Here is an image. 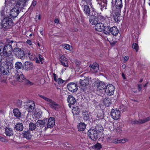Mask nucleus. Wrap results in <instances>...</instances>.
<instances>
[{
  "label": "nucleus",
  "mask_w": 150,
  "mask_h": 150,
  "mask_svg": "<svg viewBox=\"0 0 150 150\" xmlns=\"http://www.w3.org/2000/svg\"><path fill=\"white\" fill-rule=\"evenodd\" d=\"M47 121V119L46 118L43 120H38L36 123L37 125H39L44 127L45 126Z\"/></svg>",
  "instance_id": "cd10ccee"
},
{
  "label": "nucleus",
  "mask_w": 150,
  "mask_h": 150,
  "mask_svg": "<svg viewBox=\"0 0 150 150\" xmlns=\"http://www.w3.org/2000/svg\"><path fill=\"white\" fill-rule=\"evenodd\" d=\"M36 2L35 1H33L31 4V6H35L36 4Z\"/></svg>",
  "instance_id": "0e129e2a"
},
{
  "label": "nucleus",
  "mask_w": 150,
  "mask_h": 150,
  "mask_svg": "<svg viewBox=\"0 0 150 150\" xmlns=\"http://www.w3.org/2000/svg\"><path fill=\"white\" fill-rule=\"evenodd\" d=\"M95 29L98 31L102 32L103 30L104 24L100 22H97L95 24Z\"/></svg>",
  "instance_id": "a211bd4d"
},
{
  "label": "nucleus",
  "mask_w": 150,
  "mask_h": 150,
  "mask_svg": "<svg viewBox=\"0 0 150 150\" xmlns=\"http://www.w3.org/2000/svg\"><path fill=\"white\" fill-rule=\"evenodd\" d=\"M68 90L71 92H76L78 89L77 86L76 84L74 83H70L67 85Z\"/></svg>",
  "instance_id": "9b49d317"
},
{
  "label": "nucleus",
  "mask_w": 150,
  "mask_h": 150,
  "mask_svg": "<svg viewBox=\"0 0 150 150\" xmlns=\"http://www.w3.org/2000/svg\"><path fill=\"white\" fill-rule=\"evenodd\" d=\"M17 44L16 41L10 39H6L5 45L4 46L3 51L13 52V47H16Z\"/></svg>",
  "instance_id": "f257e3e1"
},
{
  "label": "nucleus",
  "mask_w": 150,
  "mask_h": 150,
  "mask_svg": "<svg viewBox=\"0 0 150 150\" xmlns=\"http://www.w3.org/2000/svg\"><path fill=\"white\" fill-rule=\"evenodd\" d=\"M47 126L45 127L44 130L46 131L49 128H51L53 127L55 125V120L54 118L53 117H50L48 119H47Z\"/></svg>",
  "instance_id": "1a4fd4ad"
},
{
  "label": "nucleus",
  "mask_w": 150,
  "mask_h": 150,
  "mask_svg": "<svg viewBox=\"0 0 150 150\" xmlns=\"http://www.w3.org/2000/svg\"><path fill=\"white\" fill-rule=\"evenodd\" d=\"M122 76L124 79H126V77L123 73H122Z\"/></svg>",
  "instance_id": "774afa93"
},
{
  "label": "nucleus",
  "mask_w": 150,
  "mask_h": 150,
  "mask_svg": "<svg viewBox=\"0 0 150 150\" xmlns=\"http://www.w3.org/2000/svg\"><path fill=\"white\" fill-rule=\"evenodd\" d=\"M68 102L69 103L73 105L76 102L75 98L71 95H69L68 98Z\"/></svg>",
  "instance_id": "f704fd0d"
},
{
  "label": "nucleus",
  "mask_w": 150,
  "mask_h": 150,
  "mask_svg": "<svg viewBox=\"0 0 150 150\" xmlns=\"http://www.w3.org/2000/svg\"><path fill=\"white\" fill-rule=\"evenodd\" d=\"M33 55V53H31L30 52H28V55L29 56V57H30L31 56H32Z\"/></svg>",
  "instance_id": "338daca9"
},
{
  "label": "nucleus",
  "mask_w": 150,
  "mask_h": 150,
  "mask_svg": "<svg viewBox=\"0 0 150 150\" xmlns=\"http://www.w3.org/2000/svg\"><path fill=\"white\" fill-rule=\"evenodd\" d=\"M22 64L21 62H18L15 64V67L17 69H20L22 68Z\"/></svg>",
  "instance_id": "58836bf2"
},
{
  "label": "nucleus",
  "mask_w": 150,
  "mask_h": 150,
  "mask_svg": "<svg viewBox=\"0 0 150 150\" xmlns=\"http://www.w3.org/2000/svg\"><path fill=\"white\" fill-rule=\"evenodd\" d=\"M86 125L83 122H81L78 125V128L79 131H83L86 128Z\"/></svg>",
  "instance_id": "473e14b6"
},
{
  "label": "nucleus",
  "mask_w": 150,
  "mask_h": 150,
  "mask_svg": "<svg viewBox=\"0 0 150 150\" xmlns=\"http://www.w3.org/2000/svg\"><path fill=\"white\" fill-rule=\"evenodd\" d=\"M3 47L4 46L1 45V43H0V52L3 51Z\"/></svg>",
  "instance_id": "680f3d73"
},
{
  "label": "nucleus",
  "mask_w": 150,
  "mask_h": 150,
  "mask_svg": "<svg viewBox=\"0 0 150 150\" xmlns=\"http://www.w3.org/2000/svg\"><path fill=\"white\" fill-rule=\"evenodd\" d=\"M66 50L71 51L72 50V47L71 46L66 44Z\"/></svg>",
  "instance_id": "3c124183"
},
{
  "label": "nucleus",
  "mask_w": 150,
  "mask_h": 150,
  "mask_svg": "<svg viewBox=\"0 0 150 150\" xmlns=\"http://www.w3.org/2000/svg\"><path fill=\"white\" fill-rule=\"evenodd\" d=\"M89 78L87 77L83 80H80L79 83L80 85V86L83 90V91H85L87 90V86L89 84Z\"/></svg>",
  "instance_id": "39448f33"
},
{
  "label": "nucleus",
  "mask_w": 150,
  "mask_h": 150,
  "mask_svg": "<svg viewBox=\"0 0 150 150\" xmlns=\"http://www.w3.org/2000/svg\"><path fill=\"white\" fill-rule=\"evenodd\" d=\"M23 126L22 123L18 122L16 123L14 128L15 130L18 131H22L23 129Z\"/></svg>",
  "instance_id": "412c9836"
},
{
  "label": "nucleus",
  "mask_w": 150,
  "mask_h": 150,
  "mask_svg": "<svg viewBox=\"0 0 150 150\" xmlns=\"http://www.w3.org/2000/svg\"><path fill=\"white\" fill-rule=\"evenodd\" d=\"M116 141L117 143H119L121 142H122V143L125 142V140L124 139H116Z\"/></svg>",
  "instance_id": "603ef678"
},
{
  "label": "nucleus",
  "mask_w": 150,
  "mask_h": 150,
  "mask_svg": "<svg viewBox=\"0 0 150 150\" xmlns=\"http://www.w3.org/2000/svg\"><path fill=\"white\" fill-rule=\"evenodd\" d=\"M115 5L117 9H120L122 6V0H115Z\"/></svg>",
  "instance_id": "393cba45"
},
{
  "label": "nucleus",
  "mask_w": 150,
  "mask_h": 150,
  "mask_svg": "<svg viewBox=\"0 0 150 150\" xmlns=\"http://www.w3.org/2000/svg\"><path fill=\"white\" fill-rule=\"evenodd\" d=\"M28 0H19L16 4V5L19 6V8H23L25 4Z\"/></svg>",
  "instance_id": "aec40b11"
},
{
  "label": "nucleus",
  "mask_w": 150,
  "mask_h": 150,
  "mask_svg": "<svg viewBox=\"0 0 150 150\" xmlns=\"http://www.w3.org/2000/svg\"><path fill=\"white\" fill-rule=\"evenodd\" d=\"M74 62L76 66V67L78 69L81 68L80 64L81 62L79 61H78L77 59H76L74 61Z\"/></svg>",
  "instance_id": "79ce46f5"
},
{
  "label": "nucleus",
  "mask_w": 150,
  "mask_h": 150,
  "mask_svg": "<svg viewBox=\"0 0 150 150\" xmlns=\"http://www.w3.org/2000/svg\"><path fill=\"white\" fill-rule=\"evenodd\" d=\"M88 134L90 138L93 141H96L98 138L99 134L94 129H89Z\"/></svg>",
  "instance_id": "20e7f679"
},
{
  "label": "nucleus",
  "mask_w": 150,
  "mask_h": 150,
  "mask_svg": "<svg viewBox=\"0 0 150 150\" xmlns=\"http://www.w3.org/2000/svg\"><path fill=\"white\" fill-rule=\"evenodd\" d=\"M98 89L99 90H105L106 86L105 83L102 81H100L96 83Z\"/></svg>",
  "instance_id": "2eb2a0df"
},
{
  "label": "nucleus",
  "mask_w": 150,
  "mask_h": 150,
  "mask_svg": "<svg viewBox=\"0 0 150 150\" xmlns=\"http://www.w3.org/2000/svg\"><path fill=\"white\" fill-rule=\"evenodd\" d=\"M13 113L14 116L17 117H20L21 116V112H20L19 110L17 108H16L13 109Z\"/></svg>",
  "instance_id": "72a5a7b5"
},
{
  "label": "nucleus",
  "mask_w": 150,
  "mask_h": 150,
  "mask_svg": "<svg viewBox=\"0 0 150 150\" xmlns=\"http://www.w3.org/2000/svg\"><path fill=\"white\" fill-rule=\"evenodd\" d=\"M141 124L144 123L150 120V117H148L146 118H144L143 119H140Z\"/></svg>",
  "instance_id": "a19ab883"
},
{
  "label": "nucleus",
  "mask_w": 150,
  "mask_h": 150,
  "mask_svg": "<svg viewBox=\"0 0 150 150\" xmlns=\"http://www.w3.org/2000/svg\"><path fill=\"white\" fill-rule=\"evenodd\" d=\"M84 7L83 11L85 14L87 16H90L91 14L89 6L88 5H86L84 6Z\"/></svg>",
  "instance_id": "c756f323"
},
{
  "label": "nucleus",
  "mask_w": 150,
  "mask_h": 150,
  "mask_svg": "<svg viewBox=\"0 0 150 150\" xmlns=\"http://www.w3.org/2000/svg\"><path fill=\"white\" fill-rule=\"evenodd\" d=\"M26 42L28 44L30 45H31L32 44V42L30 40H28Z\"/></svg>",
  "instance_id": "bf43d9fd"
},
{
  "label": "nucleus",
  "mask_w": 150,
  "mask_h": 150,
  "mask_svg": "<svg viewBox=\"0 0 150 150\" xmlns=\"http://www.w3.org/2000/svg\"><path fill=\"white\" fill-rule=\"evenodd\" d=\"M5 133L7 136L11 137L12 138L11 139H13V131L11 128H8L6 127L5 129Z\"/></svg>",
  "instance_id": "dca6fc26"
},
{
  "label": "nucleus",
  "mask_w": 150,
  "mask_h": 150,
  "mask_svg": "<svg viewBox=\"0 0 150 150\" xmlns=\"http://www.w3.org/2000/svg\"><path fill=\"white\" fill-rule=\"evenodd\" d=\"M48 103L50 106L52 108L55 110H58L60 108V105L57 104L53 100L51 99L49 101Z\"/></svg>",
  "instance_id": "4468645a"
},
{
  "label": "nucleus",
  "mask_w": 150,
  "mask_h": 150,
  "mask_svg": "<svg viewBox=\"0 0 150 150\" xmlns=\"http://www.w3.org/2000/svg\"><path fill=\"white\" fill-rule=\"evenodd\" d=\"M12 19L9 17L4 18L2 22V26L4 28L8 29L11 28L13 25Z\"/></svg>",
  "instance_id": "f03ea898"
},
{
  "label": "nucleus",
  "mask_w": 150,
  "mask_h": 150,
  "mask_svg": "<svg viewBox=\"0 0 150 150\" xmlns=\"http://www.w3.org/2000/svg\"><path fill=\"white\" fill-rule=\"evenodd\" d=\"M57 81H58V83H63L64 82V81L63 80L59 78L58 79Z\"/></svg>",
  "instance_id": "864d4df0"
},
{
  "label": "nucleus",
  "mask_w": 150,
  "mask_h": 150,
  "mask_svg": "<svg viewBox=\"0 0 150 150\" xmlns=\"http://www.w3.org/2000/svg\"><path fill=\"white\" fill-rule=\"evenodd\" d=\"M93 147L97 150H99L102 148L100 144L98 143H97L96 144L94 145Z\"/></svg>",
  "instance_id": "c03bdc74"
},
{
  "label": "nucleus",
  "mask_w": 150,
  "mask_h": 150,
  "mask_svg": "<svg viewBox=\"0 0 150 150\" xmlns=\"http://www.w3.org/2000/svg\"><path fill=\"white\" fill-rule=\"evenodd\" d=\"M72 110V113L73 115H77L79 114L81 110L79 107L73 106Z\"/></svg>",
  "instance_id": "a878e982"
},
{
  "label": "nucleus",
  "mask_w": 150,
  "mask_h": 150,
  "mask_svg": "<svg viewBox=\"0 0 150 150\" xmlns=\"http://www.w3.org/2000/svg\"><path fill=\"white\" fill-rule=\"evenodd\" d=\"M89 20V22L92 25H95L96 23L99 22L98 18L97 16L93 15H91L90 16Z\"/></svg>",
  "instance_id": "ddd939ff"
},
{
  "label": "nucleus",
  "mask_w": 150,
  "mask_h": 150,
  "mask_svg": "<svg viewBox=\"0 0 150 150\" xmlns=\"http://www.w3.org/2000/svg\"><path fill=\"white\" fill-rule=\"evenodd\" d=\"M103 102L105 105L108 107L111 103V98L106 97L103 99Z\"/></svg>",
  "instance_id": "4be33fe9"
},
{
  "label": "nucleus",
  "mask_w": 150,
  "mask_h": 150,
  "mask_svg": "<svg viewBox=\"0 0 150 150\" xmlns=\"http://www.w3.org/2000/svg\"><path fill=\"white\" fill-rule=\"evenodd\" d=\"M24 67L25 69L26 70H29L31 69L33 67L32 63L31 62L27 61L25 62L24 64Z\"/></svg>",
  "instance_id": "6ab92c4d"
},
{
  "label": "nucleus",
  "mask_w": 150,
  "mask_h": 150,
  "mask_svg": "<svg viewBox=\"0 0 150 150\" xmlns=\"http://www.w3.org/2000/svg\"><path fill=\"white\" fill-rule=\"evenodd\" d=\"M132 124H137V125H140L141 122L140 119H139L138 120H133L132 122Z\"/></svg>",
  "instance_id": "09e8293b"
},
{
  "label": "nucleus",
  "mask_w": 150,
  "mask_h": 150,
  "mask_svg": "<svg viewBox=\"0 0 150 150\" xmlns=\"http://www.w3.org/2000/svg\"><path fill=\"white\" fill-rule=\"evenodd\" d=\"M110 114L114 119L117 120L120 117V112L118 109H112L111 110Z\"/></svg>",
  "instance_id": "0eeeda50"
},
{
  "label": "nucleus",
  "mask_w": 150,
  "mask_h": 150,
  "mask_svg": "<svg viewBox=\"0 0 150 150\" xmlns=\"http://www.w3.org/2000/svg\"><path fill=\"white\" fill-rule=\"evenodd\" d=\"M94 130L96 131L97 133L99 134L103 132V127L102 126H97L94 129Z\"/></svg>",
  "instance_id": "4c0bfd02"
},
{
  "label": "nucleus",
  "mask_w": 150,
  "mask_h": 150,
  "mask_svg": "<svg viewBox=\"0 0 150 150\" xmlns=\"http://www.w3.org/2000/svg\"><path fill=\"white\" fill-rule=\"evenodd\" d=\"M12 52H13L11 51H2L3 55L5 58H11V56H13V55L12 54Z\"/></svg>",
  "instance_id": "7c9ffc66"
},
{
  "label": "nucleus",
  "mask_w": 150,
  "mask_h": 150,
  "mask_svg": "<svg viewBox=\"0 0 150 150\" xmlns=\"http://www.w3.org/2000/svg\"><path fill=\"white\" fill-rule=\"evenodd\" d=\"M14 77L16 79L20 82H22L24 79V76L21 71H17L15 74Z\"/></svg>",
  "instance_id": "f8f14e48"
},
{
  "label": "nucleus",
  "mask_w": 150,
  "mask_h": 150,
  "mask_svg": "<svg viewBox=\"0 0 150 150\" xmlns=\"http://www.w3.org/2000/svg\"><path fill=\"white\" fill-rule=\"evenodd\" d=\"M64 56H62L60 58V64L64 66H65V62L66 61V59H64Z\"/></svg>",
  "instance_id": "ea45409f"
},
{
  "label": "nucleus",
  "mask_w": 150,
  "mask_h": 150,
  "mask_svg": "<svg viewBox=\"0 0 150 150\" xmlns=\"http://www.w3.org/2000/svg\"><path fill=\"white\" fill-rule=\"evenodd\" d=\"M38 96L40 98H42L43 99H44L46 101L49 102V101H50V100H51V99H50L46 97H45L44 96H43L42 95L38 94Z\"/></svg>",
  "instance_id": "49530a36"
},
{
  "label": "nucleus",
  "mask_w": 150,
  "mask_h": 150,
  "mask_svg": "<svg viewBox=\"0 0 150 150\" xmlns=\"http://www.w3.org/2000/svg\"><path fill=\"white\" fill-rule=\"evenodd\" d=\"M114 90L115 88L114 86L111 84H110L107 86L106 88L104 90V92H105L107 95H111L113 94Z\"/></svg>",
  "instance_id": "9d476101"
},
{
  "label": "nucleus",
  "mask_w": 150,
  "mask_h": 150,
  "mask_svg": "<svg viewBox=\"0 0 150 150\" xmlns=\"http://www.w3.org/2000/svg\"><path fill=\"white\" fill-rule=\"evenodd\" d=\"M110 32L113 35H116L119 32V30L116 26H113L111 28L110 30Z\"/></svg>",
  "instance_id": "c85d7f7f"
},
{
  "label": "nucleus",
  "mask_w": 150,
  "mask_h": 150,
  "mask_svg": "<svg viewBox=\"0 0 150 150\" xmlns=\"http://www.w3.org/2000/svg\"><path fill=\"white\" fill-rule=\"evenodd\" d=\"M72 148V146L71 144H66V149H71Z\"/></svg>",
  "instance_id": "5fc2aeb1"
},
{
  "label": "nucleus",
  "mask_w": 150,
  "mask_h": 150,
  "mask_svg": "<svg viewBox=\"0 0 150 150\" xmlns=\"http://www.w3.org/2000/svg\"><path fill=\"white\" fill-rule=\"evenodd\" d=\"M97 117L98 118L101 119L104 117V113L103 111H100Z\"/></svg>",
  "instance_id": "a18cd8bd"
},
{
  "label": "nucleus",
  "mask_w": 150,
  "mask_h": 150,
  "mask_svg": "<svg viewBox=\"0 0 150 150\" xmlns=\"http://www.w3.org/2000/svg\"><path fill=\"white\" fill-rule=\"evenodd\" d=\"M82 115L84 121H88L90 119L89 113L86 111L82 112Z\"/></svg>",
  "instance_id": "5701e85b"
},
{
  "label": "nucleus",
  "mask_w": 150,
  "mask_h": 150,
  "mask_svg": "<svg viewBox=\"0 0 150 150\" xmlns=\"http://www.w3.org/2000/svg\"><path fill=\"white\" fill-rule=\"evenodd\" d=\"M129 59V57H128L125 56L123 57V59L124 60V61H125L126 62Z\"/></svg>",
  "instance_id": "13d9d810"
},
{
  "label": "nucleus",
  "mask_w": 150,
  "mask_h": 150,
  "mask_svg": "<svg viewBox=\"0 0 150 150\" xmlns=\"http://www.w3.org/2000/svg\"><path fill=\"white\" fill-rule=\"evenodd\" d=\"M53 77L54 78V80L57 81V76L55 74H53Z\"/></svg>",
  "instance_id": "052dcab7"
},
{
  "label": "nucleus",
  "mask_w": 150,
  "mask_h": 150,
  "mask_svg": "<svg viewBox=\"0 0 150 150\" xmlns=\"http://www.w3.org/2000/svg\"><path fill=\"white\" fill-rule=\"evenodd\" d=\"M19 8V7L16 5V6L11 9L10 13L11 18H15L18 16L20 12Z\"/></svg>",
  "instance_id": "423d86ee"
},
{
  "label": "nucleus",
  "mask_w": 150,
  "mask_h": 150,
  "mask_svg": "<svg viewBox=\"0 0 150 150\" xmlns=\"http://www.w3.org/2000/svg\"><path fill=\"white\" fill-rule=\"evenodd\" d=\"M26 84L28 85H31L33 84V83L28 80H26Z\"/></svg>",
  "instance_id": "6e6d98bb"
},
{
  "label": "nucleus",
  "mask_w": 150,
  "mask_h": 150,
  "mask_svg": "<svg viewBox=\"0 0 150 150\" xmlns=\"http://www.w3.org/2000/svg\"><path fill=\"white\" fill-rule=\"evenodd\" d=\"M0 141L4 142H6L7 141L6 139H4V137H1V136H0Z\"/></svg>",
  "instance_id": "4d7b16f0"
},
{
  "label": "nucleus",
  "mask_w": 150,
  "mask_h": 150,
  "mask_svg": "<svg viewBox=\"0 0 150 150\" xmlns=\"http://www.w3.org/2000/svg\"><path fill=\"white\" fill-rule=\"evenodd\" d=\"M99 69V65L97 63H93L91 66V70L93 72H97Z\"/></svg>",
  "instance_id": "b1692460"
},
{
  "label": "nucleus",
  "mask_w": 150,
  "mask_h": 150,
  "mask_svg": "<svg viewBox=\"0 0 150 150\" xmlns=\"http://www.w3.org/2000/svg\"><path fill=\"white\" fill-rule=\"evenodd\" d=\"M29 130L30 131L35 130L36 128V125L33 122H30L29 124Z\"/></svg>",
  "instance_id": "e433bc0d"
},
{
  "label": "nucleus",
  "mask_w": 150,
  "mask_h": 150,
  "mask_svg": "<svg viewBox=\"0 0 150 150\" xmlns=\"http://www.w3.org/2000/svg\"><path fill=\"white\" fill-rule=\"evenodd\" d=\"M132 47L133 49H135L136 51H138V46L137 44L135 43H134L132 45Z\"/></svg>",
  "instance_id": "de8ad7c7"
},
{
  "label": "nucleus",
  "mask_w": 150,
  "mask_h": 150,
  "mask_svg": "<svg viewBox=\"0 0 150 150\" xmlns=\"http://www.w3.org/2000/svg\"><path fill=\"white\" fill-rule=\"evenodd\" d=\"M54 22L56 23H59V21L57 18H56L54 20Z\"/></svg>",
  "instance_id": "e2e57ef3"
},
{
  "label": "nucleus",
  "mask_w": 150,
  "mask_h": 150,
  "mask_svg": "<svg viewBox=\"0 0 150 150\" xmlns=\"http://www.w3.org/2000/svg\"><path fill=\"white\" fill-rule=\"evenodd\" d=\"M117 11H116L115 12L113 16L114 19V20L116 22H118L120 21V14L121 11L120 9Z\"/></svg>",
  "instance_id": "f3484780"
},
{
  "label": "nucleus",
  "mask_w": 150,
  "mask_h": 150,
  "mask_svg": "<svg viewBox=\"0 0 150 150\" xmlns=\"http://www.w3.org/2000/svg\"><path fill=\"white\" fill-rule=\"evenodd\" d=\"M141 85L139 84L138 86V88L139 89V91H140L141 89Z\"/></svg>",
  "instance_id": "69168bd1"
},
{
  "label": "nucleus",
  "mask_w": 150,
  "mask_h": 150,
  "mask_svg": "<svg viewBox=\"0 0 150 150\" xmlns=\"http://www.w3.org/2000/svg\"><path fill=\"white\" fill-rule=\"evenodd\" d=\"M31 103H32L31 104H28V105H27V108L28 110V111L30 112H32L33 111L35 107V104L33 102H32Z\"/></svg>",
  "instance_id": "2f4dec72"
},
{
  "label": "nucleus",
  "mask_w": 150,
  "mask_h": 150,
  "mask_svg": "<svg viewBox=\"0 0 150 150\" xmlns=\"http://www.w3.org/2000/svg\"><path fill=\"white\" fill-rule=\"evenodd\" d=\"M103 30L104 33L107 34H109L110 32V30L111 28L109 26H104Z\"/></svg>",
  "instance_id": "c9c22d12"
},
{
  "label": "nucleus",
  "mask_w": 150,
  "mask_h": 150,
  "mask_svg": "<svg viewBox=\"0 0 150 150\" xmlns=\"http://www.w3.org/2000/svg\"><path fill=\"white\" fill-rule=\"evenodd\" d=\"M22 134L23 137L27 139H30L31 138V135L30 134V132L28 130L27 131H23Z\"/></svg>",
  "instance_id": "bb28decb"
},
{
  "label": "nucleus",
  "mask_w": 150,
  "mask_h": 150,
  "mask_svg": "<svg viewBox=\"0 0 150 150\" xmlns=\"http://www.w3.org/2000/svg\"><path fill=\"white\" fill-rule=\"evenodd\" d=\"M38 58L39 60L38 59H37L36 61V62L37 63H40V61L41 62V64H42V61L43 60V59L42 56L40 54H39L38 55Z\"/></svg>",
  "instance_id": "37998d69"
},
{
  "label": "nucleus",
  "mask_w": 150,
  "mask_h": 150,
  "mask_svg": "<svg viewBox=\"0 0 150 150\" xmlns=\"http://www.w3.org/2000/svg\"><path fill=\"white\" fill-rule=\"evenodd\" d=\"M0 68L4 75H7L9 71V67L8 65L4 63L0 64Z\"/></svg>",
  "instance_id": "6e6552de"
},
{
  "label": "nucleus",
  "mask_w": 150,
  "mask_h": 150,
  "mask_svg": "<svg viewBox=\"0 0 150 150\" xmlns=\"http://www.w3.org/2000/svg\"><path fill=\"white\" fill-rule=\"evenodd\" d=\"M13 53L18 58L23 59L25 57L24 51L18 47H16L14 48Z\"/></svg>",
  "instance_id": "7ed1b4c3"
},
{
  "label": "nucleus",
  "mask_w": 150,
  "mask_h": 150,
  "mask_svg": "<svg viewBox=\"0 0 150 150\" xmlns=\"http://www.w3.org/2000/svg\"><path fill=\"white\" fill-rule=\"evenodd\" d=\"M103 3L101 5L103 6V7H105V8L106 9L107 5V0H102Z\"/></svg>",
  "instance_id": "8fccbe9b"
}]
</instances>
